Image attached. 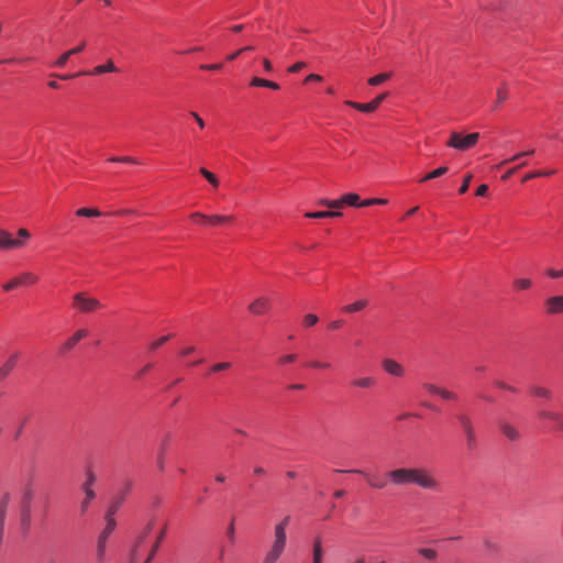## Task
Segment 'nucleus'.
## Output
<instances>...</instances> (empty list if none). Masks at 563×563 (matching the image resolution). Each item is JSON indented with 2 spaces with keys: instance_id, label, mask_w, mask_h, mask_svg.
<instances>
[{
  "instance_id": "obj_34",
  "label": "nucleus",
  "mask_w": 563,
  "mask_h": 563,
  "mask_svg": "<svg viewBox=\"0 0 563 563\" xmlns=\"http://www.w3.org/2000/svg\"><path fill=\"white\" fill-rule=\"evenodd\" d=\"M448 172V167L446 166H440L438 168H435L434 170L428 173L422 179L421 181H428V180H431V179H434V178H438L442 175H444L445 173Z\"/></svg>"
},
{
  "instance_id": "obj_36",
  "label": "nucleus",
  "mask_w": 563,
  "mask_h": 563,
  "mask_svg": "<svg viewBox=\"0 0 563 563\" xmlns=\"http://www.w3.org/2000/svg\"><path fill=\"white\" fill-rule=\"evenodd\" d=\"M76 214L78 217H99L101 216V212L98 210V209H92V208H79L77 211H76Z\"/></svg>"
},
{
  "instance_id": "obj_59",
  "label": "nucleus",
  "mask_w": 563,
  "mask_h": 563,
  "mask_svg": "<svg viewBox=\"0 0 563 563\" xmlns=\"http://www.w3.org/2000/svg\"><path fill=\"white\" fill-rule=\"evenodd\" d=\"M508 98V95L507 92L504 90V89H498L497 91V103L500 104L503 103L505 100H507Z\"/></svg>"
},
{
  "instance_id": "obj_19",
  "label": "nucleus",
  "mask_w": 563,
  "mask_h": 563,
  "mask_svg": "<svg viewBox=\"0 0 563 563\" xmlns=\"http://www.w3.org/2000/svg\"><path fill=\"white\" fill-rule=\"evenodd\" d=\"M383 367L389 375L396 377H401L405 373L404 367L399 363L390 358L384 361Z\"/></svg>"
},
{
  "instance_id": "obj_40",
  "label": "nucleus",
  "mask_w": 563,
  "mask_h": 563,
  "mask_svg": "<svg viewBox=\"0 0 563 563\" xmlns=\"http://www.w3.org/2000/svg\"><path fill=\"white\" fill-rule=\"evenodd\" d=\"M553 174V170H537V172H532V173H529L527 174L522 181H528L530 179H533L536 177H544V176H550Z\"/></svg>"
},
{
  "instance_id": "obj_42",
  "label": "nucleus",
  "mask_w": 563,
  "mask_h": 563,
  "mask_svg": "<svg viewBox=\"0 0 563 563\" xmlns=\"http://www.w3.org/2000/svg\"><path fill=\"white\" fill-rule=\"evenodd\" d=\"M385 203H387V200L383 199V198H371V199H365L362 201L363 207H369V206H374V205H385Z\"/></svg>"
},
{
  "instance_id": "obj_37",
  "label": "nucleus",
  "mask_w": 563,
  "mask_h": 563,
  "mask_svg": "<svg viewBox=\"0 0 563 563\" xmlns=\"http://www.w3.org/2000/svg\"><path fill=\"white\" fill-rule=\"evenodd\" d=\"M389 77H390V74H388V73L378 74L376 76L371 77L368 79V84L371 86H378V85L383 84L384 81H386Z\"/></svg>"
},
{
  "instance_id": "obj_53",
  "label": "nucleus",
  "mask_w": 563,
  "mask_h": 563,
  "mask_svg": "<svg viewBox=\"0 0 563 563\" xmlns=\"http://www.w3.org/2000/svg\"><path fill=\"white\" fill-rule=\"evenodd\" d=\"M2 287H3V290L10 291V290L19 287V282L15 277V278L11 279L10 282L5 283Z\"/></svg>"
},
{
  "instance_id": "obj_54",
  "label": "nucleus",
  "mask_w": 563,
  "mask_h": 563,
  "mask_svg": "<svg viewBox=\"0 0 563 563\" xmlns=\"http://www.w3.org/2000/svg\"><path fill=\"white\" fill-rule=\"evenodd\" d=\"M387 93H382L379 96H377L375 99H373L371 102V104H373V110L375 111L378 106L385 100Z\"/></svg>"
},
{
  "instance_id": "obj_9",
  "label": "nucleus",
  "mask_w": 563,
  "mask_h": 563,
  "mask_svg": "<svg viewBox=\"0 0 563 563\" xmlns=\"http://www.w3.org/2000/svg\"><path fill=\"white\" fill-rule=\"evenodd\" d=\"M74 307L80 312H91L100 308L99 300L86 296L85 292H78L74 296Z\"/></svg>"
},
{
  "instance_id": "obj_63",
  "label": "nucleus",
  "mask_w": 563,
  "mask_h": 563,
  "mask_svg": "<svg viewBox=\"0 0 563 563\" xmlns=\"http://www.w3.org/2000/svg\"><path fill=\"white\" fill-rule=\"evenodd\" d=\"M322 80V77L318 74H310L306 77L305 81L306 82H309V81H321Z\"/></svg>"
},
{
  "instance_id": "obj_5",
  "label": "nucleus",
  "mask_w": 563,
  "mask_h": 563,
  "mask_svg": "<svg viewBox=\"0 0 563 563\" xmlns=\"http://www.w3.org/2000/svg\"><path fill=\"white\" fill-rule=\"evenodd\" d=\"M106 526L101 530L97 539V549H96V559L99 563H103L107 559V542L110 538L111 533L114 531L117 527L115 519H104Z\"/></svg>"
},
{
  "instance_id": "obj_60",
  "label": "nucleus",
  "mask_w": 563,
  "mask_h": 563,
  "mask_svg": "<svg viewBox=\"0 0 563 563\" xmlns=\"http://www.w3.org/2000/svg\"><path fill=\"white\" fill-rule=\"evenodd\" d=\"M111 162H117V163H135V161L129 156H124V157H112L110 159Z\"/></svg>"
},
{
  "instance_id": "obj_18",
  "label": "nucleus",
  "mask_w": 563,
  "mask_h": 563,
  "mask_svg": "<svg viewBox=\"0 0 563 563\" xmlns=\"http://www.w3.org/2000/svg\"><path fill=\"white\" fill-rule=\"evenodd\" d=\"M88 335V331L85 329L78 330L73 336H70L62 346V353H66L75 347V345L84 338Z\"/></svg>"
},
{
  "instance_id": "obj_20",
  "label": "nucleus",
  "mask_w": 563,
  "mask_h": 563,
  "mask_svg": "<svg viewBox=\"0 0 563 563\" xmlns=\"http://www.w3.org/2000/svg\"><path fill=\"white\" fill-rule=\"evenodd\" d=\"M377 380L374 377H358L351 380V385L356 388L369 389L376 386Z\"/></svg>"
},
{
  "instance_id": "obj_33",
  "label": "nucleus",
  "mask_w": 563,
  "mask_h": 563,
  "mask_svg": "<svg viewBox=\"0 0 563 563\" xmlns=\"http://www.w3.org/2000/svg\"><path fill=\"white\" fill-rule=\"evenodd\" d=\"M346 104L358 110V111L365 112V113L374 112L373 104H371V102L358 103V102H354V101H346Z\"/></svg>"
},
{
  "instance_id": "obj_17",
  "label": "nucleus",
  "mask_w": 563,
  "mask_h": 563,
  "mask_svg": "<svg viewBox=\"0 0 563 563\" xmlns=\"http://www.w3.org/2000/svg\"><path fill=\"white\" fill-rule=\"evenodd\" d=\"M114 71H118V68L115 67V65L112 60H108L103 65L96 66L92 70H84L82 74L85 76H95V75H101L104 73H114Z\"/></svg>"
},
{
  "instance_id": "obj_27",
  "label": "nucleus",
  "mask_w": 563,
  "mask_h": 563,
  "mask_svg": "<svg viewBox=\"0 0 563 563\" xmlns=\"http://www.w3.org/2000/svg\"><path fill=\"white\" fill-rule=\"evenodd\" d=\"M367 303H368L367 300L360 299L353 303L346 305L345 307H343L342 310L346 313H355V312L363 310L367 306Z\"/></svg>"
},
{
  "instance_id": "obj_52",
  "label": "nucleus",
  "mask_w": 563,
  "mask_h": 563,
  "mask_svg": "<svg viewBox=\"0 0 563 563\" xmlns=\"http://www.w3.org/2000/svg\"><path fill=\"white\" fill-rule=\"evenodd\" d=\"M231 366V363L229 362H221L211 367V372H220L228 369Z\"/></svg>"
},
{
  "instance_id": "obj_11",
  "label": "nucleus",
  "mask_w": 563,
  "mask_h": 563,
  "mask_svg": "<svg viewBox=\"0 0 563 563\" xmlns=\"http://www.w3.org/2000/svg\"><path fill=\"white\" fill-rule=\"evenodd\" d=\"M192 220L199 224L214 227L230 222L231 218L229 216H205L201 213H194Z\"/></svg>"
},
{
  "instance_id": "obj_3",
  "label": "nucleus",
  "mask_w": 563,
  "mask_h": 563,
  "mask_svg": "<svg viewBox=\"0 0 563 563\" xmlns=\"http://www.w3.org/2000/svg\"><path fill=\"white\" fill-rule=\"evenodd\" d=\"M30 238L31 234L26 229H20L18 238H13L8 231L0 229V249L4 251L21 249Z\"/></svg>"
},
{
  "instance_id": "obj_49",
  "label": "nucleus",
  "mask_w": 563,
  "mask_h": 563,
  "mask_svg": "<svg viewBox=\"0 0 563 563\" xmlns=\"http://www.w3.org/2000/svg\"><path fill=\"white\" fill-rule=\"evenodd\" d=\"M169 340L168 335L162 336L155 342L151 344V351H156L159 346H162L165 342Z\"/></svg>"
},
{
  "instance_id": "obj_26",
  "label": "nucleus",
  "mask_w": 563,
  "mask_h": 563,
  "mask_svg": "<svg viewBox=\"0 0 563 563\" xmlns=\"http://www.w3.org/2000/svg\"><path fill=\"white\" fill-rule=\"evenodd\" d=\"M251 85L254 87L269 88L273 90H278L280 88L277 82L258 77H254L251 81Z\"/></svg>"
},
{
  "instance_id": "obj_4",
  "label": "nucleus",
  "mask_w": 563,
  "mask_h": 563,
  "mask_svg": "<svg viewBox=\"0 0 563 563\" xmlns=\"http://www.w3.org/2000/svg\"><path fill=\"white\" fill-rule=\"evenodd\" d=\"M455 419L464 433L467 450L470 452L475 451L478 442L471 417L461 412L455 416Z\"/></svg>"
},
{
  "instance_id": "obj_7",
  "label": "nucleus",
  "mask_w": 563,
  "mask_h": 563,
  "mask_svg": "<svg viewBox=\"0 0 563 563\" xmlns=\"http://www.w3.org/2000/svg\"><path fill=\"white\" fill-rule=\"evenodd\" d=\"M478 139L479 134L476 132L470 133L465 136H462L457 132H453L448 142V145L459 151H466L473 147L478 142Z\"/></svg>"
},
{
  "instance_id": "obj_10",
  "label": "nucleus",
  "mask_w": 563,
  "mask_h": 563,
  "mask_svg": "<svg viewBox=\"0 0 563 563\" xmlns=\"http://www.w3.org/2000/svg\"><path fill=\"white\" fill-rule=\"evenodd\" d=\"M335 473H353V474H361L363 475L368 485L375 489H383L387 486V481L380 476V475H377V474H374V475H369V474H366L364 471L362 470H357V468H351V470H340V468H336L334 470Z\"/></svg>"
},
{
  "instance_id": "obj_44",
  "label": "nucleus",
  "mask_w": 563,
  "mask_h": 563,
  "mask_svg": "<svg viewBox=\"0 0 563 563\" xmlns=\"http://www.w3.org/2000/svg\"><path fill=\"white\" fill-rule=\"evenodd\" d=\"M170 441H172V435L170 434H166L164 437V439L162 440L161 449H159V453L158 454L164 455L166 453V450H167Z\"/></svg>"
},
{
  "instance_id": "obj_55",
  "label": "nucleus",
  "mask_w": 563,
  "mask_h": 563,
  "mask_svg": "<svg viewBox=\"0 0 563 563\" xmlns=\"http://www.w3.org/2000/svg\"><path fill=\"white\" fill-rule=\"evenodd\" d=\"M484 548L487 554L492 555L496 551V544L490 542L489 540H485Z\"/></svg>"
},
{
  "instance_id": "obj_47",
  "label": "nucleus",
  "mask_w": 563,
  "mask_h": 563,
  "mask_svg": "<svg viewBox=\"0 0 563 563\" xmlns=\"http://www.w3.org/2000/svg\"><path fill=\"white\" fill-rule=\"evenodd\" d=\"M70 53L67 51L63 55L59 56V58L55 62L56 67H63L67 63V60L70 57Z\"/></svg>"
},
{
  "instance_id": "obj_12",
  "label": "nucleus",
  "mask_w": 563,
  "mask_h": 563,
  "mask_svg": "<svg viewBox=\"0 0 563 563\" xmlns=\"http://www.w3.org/2000/svg\"><path fill=\"white\" fill-rule=\"evenodd\" d=\"M329 205L330 209H339L343 205H347L350 207L355 208L363 207L360 196L355 192L345 194L340 199H334L333 201L329 202Z\"/></svg>"
},
{
  "instance_id": "obj_62",
  "label": "nucleus",
  "mask_w": 563,
  "mask_h": 563,
  "mask_svg": "<svg viewBox=\"0 0 563 563\" xmlns=\"http://www.w3.org/2000/svg\"><path fill=\"white\" fill-rule=\"evenodd\" d=\"M487 190H488V186L486 184H482L476 190V196L484 197L486 195Z\"/></svg>"
},
{
  "instance_id": "obj_48",
  "label": "nucleus",
  "mask_w": 563,
  "mask_h": 563,
  "mask_svg": "<svg viewBox=\"0 0 563 563\" xmlns=\"http://www.w3.org/2000/svg\"><path fill=\"white\" fill-rule=\"evenodd\" d=\"M306 366L311 367V368H329L331 365H330V363H321L318 361H311V362L306 363Z\"/></svg>"
},
{
  "instance_id": "obj_8",
  "label": "nucleus",
  "mask_w": 563,
  "mask_h": 563,
  "mask_svg": "<svg viewBox=\"0 0 563 563\" xmlns=\"http://www.w3.org/2000/svg\"><path fill=\"white\" fill-rule=\"evenodd\" d=\"M154 528V521H150L144 529L137 536L131 551H130V563H137L142 555V547L145 544L150 533Z\"/></svg>"
},
{
  "instance_id": "obj_16",
  "label": "nucleus",
  "mask_w": 563,
  "mask_h": 563,
  "mask_svg": "<svg viewBox=\"0 0 563 563\" xmlns=\"http://www.w3.org/2000/svg\"><path fill=\"white\" fill-rule=\"evenodd\" d=\"M545 306L548 313L556 314L563 312V295L550 297Z\"/></svg>"
},
{
  "instance_id": "obj_58",
  "label": "nucleus",
  "mask_w": 563,
  "mask_h": 563,
  "mask_svg": "<svg viewBox=\"0 0 563 563\" xmlns=\"http://www.w3.org/2000/svg\"><path fill=\"white\" fill-rule=\"evenodd\" d=\"M305 66H306V64L303 62H297L288 68V71L297 73V71L301 70Z\"/></svg>"
},
{
  "instance_id": "obj_13",
  "label": "nucleus",
  "mask_w": 563,
  "mask_h": 563,
  "mask_svg": "<svg viewBox=\"0 0 563 563\" xmlns=\"http://www.w3.org/2000/svg\"><path fill=\"white\" fill-rule=\"evenodd\" d=\"M81 492L84 494V497L79 501V516L86 517L97 495L93 489H86Z\"/></svg>"
},
{
  "instance_id": "obj_24",
  "label": "nucleus",
  "mask_w": 563,
  "mask_h": 563,
  "mask_svg": "<svg viewBox=\"0 0 563 563\" xmlns=\"http://www.w3.org/2000/svg\"><path fill=\"white\" fill-rule=\"evenodd\" d=\"M286 540V530H283L282 526H275V540L273 547L285 550Z\"/></svg>"
},
{
  "instance_id": "obj_30",
  "label": "nucleus",
  "mask_w": 563,
  "mask_h": 563,
  "mask_svg": "<svg viewBox=\"0 0 563 563\" xmlns=\"http://www.w3.org/2000/svg\"><path fill=\"white\" fill-rule=\"evenodd\" d=\"M16 279L19 282V286H27L35 284L38 278L33 273H23L16 277Z\"/></svg>"
},
{
  "instance_id": "obj_35",
  "label": "nucleus",
  "mask_w": 563,
  "mask_h": 563,
  "mask_svg": "<svg viewBox=\"0 0 563 563\" xmlns=\"http://www.w3.org/2000/svg\"><path fill=\"white\" fill-rule=\"evenodd\" d=\"M95 483H96V476L90 470H88L86 473V481L81 484L80 489L81 490L93 489L92 486Z\"/></svg>"
},
{
  "instance_id": "obj_51",
  "label": "nucleus",
  "mask_w": 563,
  "mask_h": 563,
  "mask_svg": "<svg viewBox=\"0 0 563 563\" xmlns=\"http://www.w3.org/2000/svg\"><path fill=\"white\" fill-rule=\"evenodd\" d=\"M471 178H472L471 175L465 176L463 184L459 188V192L461 195L465 194L468 190Z\"/></svg>"
},
{
  "instance_id": "obj_50",
  "label": "nucleus",
  "mask_w": 563,
  "mask_h": 563,
  "mask_svg": "<svg viewBox=\"0 0 563 563\" xmlns=\"http://www.w3.org/2000/svg\"><path fill=\"white\" fill-rule=\"evenodd\" d=\"M318 317L313 313H309L305 317V324L307 327H312L318 322Z\"/></svg>"
},
{
  "instance_id": "obj_46",
  "label": "nucleus",
  "mask_w": 563,
  "mask_h": 563,
  "mask_svg": "<svg viewBox=\"0 0 563 563\" xmlns=\"http://www.w3.org/2000/svg\"><path fill=\"white\" fill-rule=\"evenodd\" d=\"M495 386L500 388V389H504V390H508V391H511V393H518V389L514 386H510L501 380H496L495 383Z\"/></svg>"
},
{
  "instance_id": "obj_61",
  "label": "nucleus",
  "mask_w": 563,
  "mask_h": 563,
  "mask_svg": "<svg viewBox=\"0 0 563 563\" xmlns=\"http://www.w3.org/2000/svg\"><path fill=\"white\" fill-rule=\"evenodd\" d=\"M295 360H296V355L295 354H288V355L283 356L280 358L279 363L280 364H288V363H292Z\"/></svg>"
},
{
  "instance_id": "obj_6",
  "label": "nucleus",
  "mask_w": 563,
  "mask_h": 563,
  "mask_svg": "<svg viewBox=\"0 0 563 563\" xmlns=\"http://www.w3.org/2000/svg\"><path fill=\"white\" fill-rule=\"evenodd\" d=\"M132 487H133L132 481L124 482L123 486L118 490L115 496L110 501V505L107 509L104 519H114L115 514L119 511V509L125 501V498L132 490Z\"/></svg>"
},
{
  "instance_id": "obj_43",
  "label": "nucleus",
  "mask_w": 563,
  "mask_h": 563,
  "mask_svg": "<svg viewBox=\"0 0 563 563\" xmlns=\"http://www.w3.org/2000/svg\"><path fill=\"white\" fill-rule=\"evenodd\" d=\"M532 285L531 280L528 278H519L515 282V287L519 289H528Z\"/></svg>"
},
{
  "instance_id": "obj_21",
  "label": "nucleus",
  "mask_w": 563,
  "mask_h": 563,
  "mask_svg": "<svg viewBox=\"0 0 563 563\" xmlns=\"http://www.w3.org/2000/svg\"><path fill=\"white\" fill-rule=\"evenodd\" d=\"M165 536H166V526L157 534L156 540H155L154 544L152 545L148 556L146 558L144 563H152Z\"/></svg>"
},
{
  "instance_id": "obj_57",
  "label": "nucleus",
  "mask_w": 563,
  "mask_h": 563,
  "mask_svg": "<svg viewBox=\"0 0 563 563\" xmlns=\"http://www.w3.org/2000/svg\"><path fill=\"white\" fill-rule=\"evenodd\" d=\"M547 274L551 278H560V277H563V269L556 271V269L550 268V269H548Z\"/></svg>"
},
{
  "instance_id": "obj_41",
  "label": "nucleus",
  "mask_w": 563,
  "mask_h": 563,
  "mask_svg": "<svg viewBox=\"0 0 563 563\" xmlns=\"http://www.w3.org/2000/svg\"><path fill=\"white\" fill-rule=\"evenodd\" d=\"M418 553L428 560H434L437 558V552L433 549L421 548L418 550Z\"/></svg>"
},
{
  "instance_id": "obj_29",
  "label": "nucleus",
  "mask_w": 563,
  "mask_h": 563,
  "mask_svg": "<svg viewBox=\"0 0 563 563\" xmlns=\"http://www.w3.org/2000/svg\"><path fill=\"white\" fill-rule=\"evenodd\" d=\"M322 555H323V550H322L321 540H320V538H316L313 541V551H312L313 562L322 563Z\"/></svg>"
},
{
  "instance_id": "obj_45",
  "label": "nucleus",
  "mask_w": 563,
  "mask_h": 563,
  "mask_svg": "<svg viewBox=\"0 0 563 563\" xmlns=\"http://www.w3.org/2000/svg\"><path fill=\"white\" fill-rule=\"evenodd\" d=\"M170 441H172V435L170 434H166L164 437V439L162 440L161 449H159V453L158 454L164 455L166 453V450H167Z\"/></svg>"
},
{
  "instance_id": "obj_25",
  "label": "nucleus",
  "mask_w": 563,
  "mask_h": 563,
  "mask_svg": "<svg viewBox=\"0 0 563 563\" xmlns=\"http://www.w3.org/2000/svg\"><path fill=\"white\" fill-rule=\"evenodd\" d=\"M500 430L504 433V435L511 441L519 439V435H520L519 432L516 430L515 427H512L508 422H501Z\"/></svg>"
},
{
  "instance_id": "obj_1",
  "label": "nucleus",
  "mask_w": 563,
  "mask_h": 563,
  "mask_svg": "<svg viewBox=\"0 0 563 563\" xmlns=\"http://www.w3.org/2000/svg\"><path fill=\"white\" fill-rule=\"evenodd\" d=\"M390 482L395 485L416 484L424 489H437V481L423 468L400 467L387 473Z\"/></svg>"
},
{
  "instance_id": "obj_64",
  "label": "nucleus",
  "mask_w": 563,
  "mask_h": 563,
  "mask_svg": "<svg viewBox=\"0 0 563 563\" xmlns=\"http://www.w3.org/2000/svg\"><path fill=\"white\" fill-rule=\"evenodd\" d=\"M153 367V364H146L142 369H140V372L137 373L136 377L137 378H141L142 376H144L151 368Z\"/></svg>"
},
{
  "instance_id": "obj_38",
  "label": "nucleus",
  "mask_w": 563,
  "mask_h": 563,
  "mask_svg": "<svg viewBox=\"0 0 563 563\" xmlns=\"http://www.w3.org/2000/svg\"><path fill=\"white\" fill-rule=\"evenodd\" d=\"M199 172L212 186L217 187L219 185V180H218V178L216 177L214 174H212L211 172H209L205 167H201L199 169Z\"/></svg>"
},
{
  "instance_id": "obj_14",
  "label": "nucleus",
  "mask_w": 563,
  "mask_h": 563,
  "mask_svg": "<svg viewBox=\"0 0 563 563\" xmlns=\"http://www.w3.org/2000/svg\"><path fill=\"white\" fill-rule=\"evenodd\" d=\"M423 388L431 395L440 396L442 399H445V400H456L457 399L456 394L449 391L446 389L440 388L430 383H424Z\"/></svg>"
},
{
  "instance_id": "obj_32",
  "label": "nucleus",
  "mask_w": 563,
  "mask_h": 563,
  "mask_svg": "<svg viewBox=\"0 0 563 563\" xmlns=\"http://www.w3.org/2000/svg\"><path fill=\"white\" fill-rule=\"evenodd\" d=\"M530 393L534 397H541V398H545V399H551L552 398V393L549 389L544 388V387L531 386L530 387Z\"/></svg>"
},
{
  "instance_id": "obj_15",
  "label": "nucleus",
  "mask_w": 563,
  "mask_h": 563,
  "mask_svg": "<svg viewBox=\"0 0 563 563\" xmlns=\"http://www.w3.org/2000/svg\"><path fill=\"white\" fill-rule=\"evenodd\" d=\"M538 416L541 419L554 422L555 429L563 431V416L560 412L543 409L539 411Z\"/></svg>"
},
{
  "instance_id": "obj_22",
  "label": "nucleus",
  "mask_w": 563,
  "mask_h": 563,
  "mask_svg": "<svg viewBox=\"0 0 563 563\" xmlns=\"http://www.w3.org/2000/svg\"><path fill=\"white\" fill-rule=\"evenodd\" d=\"M18 354L11 355L7 362L0 367V380H3L15 367L18 362Z\"/></svg>"
},
{
  "instance_id": "obj_2",
  "label": "nucleus",
  "mask_w": 563,
  "mask_h": 563,
  "mask_svg": "<svg viewBox=\"0 0 563 563\" xmlns=\"http://www.w3.org/2000/svg\"><path fill=\"white\" fill-rule=\"evenodd\" d=\"M35 497V487L33 479L30 478L24 486L19 511V526L21 533L26 537L31 531L32 525V504Z\"/></svg>"
},
{
  "instance_id": "obj_23",
  "label": "nucleus",
  "mask_w": 563,
  "mask_h": 563,
  "mask_svg": "<svg viewBox=\"0 0 563 563\" xmlns=\"http://www.w3.org/2000/svg\"><path fill=\"white\" fill-rule=\"evenodd\" d=\"M342 213L338 211L336 209L327 210V211H313V212H307L306 217L311 219H324V218H335L341 217Z\"/></svg>"
},
{
  "instance_id": "obj_31",
  "label": "nucleus",
  "mask_w": 563,
  "mask_h": 563,
  "mask_svg": "<svg viewBox=\"0 0 563 563\" xmlns=\"http://www.w3.org/2000/svg\"><path fill=\"white\" fill-rule=\"evenodd\" d=\"M267 309V301L260 298L250 305V310L253 313L261 314Z\"/></svg>"
},
{
  "instance_id": "obj_39",
  "label": "nucleus",
  "mask_w": 563,
  "mask_h": 563,
  "mask_svg": "<svg viewBox=\"0 0 563 563\" xmlns=\"http://www.w3.org/2000/svg\"><path fill=\"white\" fill-rule=\"evenodd\" d=\"M29 419H30V416H24V417L21 418L20 423H19L16 430L13 433V439L14 440H19L20 439V437L22 435L23 430H24Z\"/></svg>"
},
{
  "instance_id": "obj_56",
  "label": "nucleus",
  "mask_w": 563,
  "mask_h": 563,
  "mask_svg": "<svg viewBox=\"0 0 563 563\" xmlns=\"http://www.w3.org/2000/svg\"><path fill=\"white\" fill-rule=\"evenodd\" d=\"M200 68L202 70H220L222 68V64H202Z\"/></svg>"
},
{
  "instance_id": "obj_28",
  "label": "nucleus",
  "mask_w": 563,
  "mask_h": 563,
  "mask_svg": "<svg viewBox=\"0 0 563 563\" xmlns=\"http://www.w3.org/2000/svg\"><path fill=\"white\" fill-rule=\"evenodd\" d=\"M283 552H284L283 549L272 545L271 550L265 555L263 563H276V561L280 558Z\"/></svg>"
}]
</instances>
